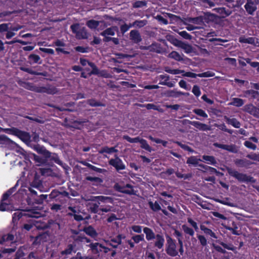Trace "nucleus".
<instances>
[{
	"instance_id": "obj_29",
	"label": "nucleus",
	"mask_w": 259,
	"mask_h": 259,
	"mask_svg": "<svg viewBox=\"0 0 259 259\" xmlns=\"http://www.w3.org/2000/svg\"><path fill=\"white\" fill-rule=\"evenodd\" d=\"M87 102L91 106L98 107V106H105V105L100 102L96 101L94 99H89L87 101Z\"/></svg>"
},
{
	"instance_id": "obj_37",
	"label": "nucleus",
	"mask_w": 259,
	"mask_h": 259,
	"mask_svg": "<svg viewBox=\"0 0 259 259\" xmlns=\"http://www.w3.org/2000/svg\"><path fill=\"white\" fill-rule=\"evenodd\" d=\"M117 152V150L115 149L114 147L109 148L108 147H103L100 151L99 153L102 154L103 153H111L113 152Z\"/></svg>"
},
{
	"instance_id": "obj_42",
	"label": "nucleus",
	"mask_w": 259,
	"mask_h": 259,
	"mask_svg": "<svg viewBox=\"0 0 259 259\" xmlns=\"http://www.w3.org/2000/svg\"><path fill=\"white\" fill-rule=\"evenodd\" d=\"M244 104V101L242 99L240 98H233V102L231 103V105L236 107H240Z\"/></svg>"
},
{
	"instance_id": "obj_50",
	"label": "nucleus",
	"mask_w": 259,
	"mask_h": 259,
	"mask_svg": "<svg viewBox=\"0 0 259 259\" xmlns=\"http://www.w3.org/2000/svg\"><path fill=\"white\" fill-rule=\"evenodd\" d=\"M182 228L186 233L189 234L191 236H193L194 235V232L192 229L189 228L185 225L182 226Z\"/></svg>"
},
{
	"instance_id": "obj_30",
	"label": "nucleus",
	"mask_w": 259,
	"mask_h": 259,
	"mask_svg": "<svg viewBox=\"0 0 259 259\" xmlns=\"http://www.w3.org/2000/svg\"><path fill=\"white\" fill-rule=\"evenodd\" d=\"M255 39L254 37H248L245 38L243 37H241L239 38V42L242 43H247L251 45H255Z\"/></svg>"
},
{
	"instance_id": "obj_19",
	"label": "nucleus",
	"mask_w": 259,
	"mask_h": 259,
	"mask_svg": "<svg viewBox=\"0 0 259 259\" xmlns=\"http://www.w3.org/2000/svg\"><path fill=\"white\" fill-rule=\"evenodd\" d=\"M155 238H156V241L154 243L155 246L161 249L163 247L164 242L163 237L159 234H157Z\"/></svg>"
},
{
	"instance_id": "obj_25",
	"label": "nucleus",
	"mask_w": 259,
	"mask_h": 259,
	"mask_svg": "<svg viewBox=\"0 0 259 259\" xmlns=\"http://www.w3.org/2000/svg\"><path fill=\"white\" fill-rule=\"evenodd\" d=\"M48 236L49 234L47 232L40 234L35 237V242L38 241L39 243L40 241L45 242L47 241Z\"/></svg>"
},
{
	"instance_id": "obj_22",
	"label": "nucleus",
	"mask_w": 259,
	"mask_h": 259,
	"mask_svg": "<svg viewBox=\"0 0 259 259\" xmlns=\"http://www.w3.org/2000/svg\"><path fill=\"white\" fill-rule=\"evenodd\" d=\"M18 83L20 85H21V87H22L27 90H30L32 91H34V92L35 91V86L33 85V84L31 83L22 81H19L18 82Z\"/></svg>"
},
{
	"instance_id": "obj_32",
	"label": "nucleus",
	"mask_w": 259,
	"mask_h": 259,
	"mask_svg": "<svg viewBox=\"0 0 259 259\" xmlns=\"http://www.w3.org/2000/svg\"><path fill=\"white\" fill-rule=\"evenodd\" d=\"M110 242L116 243L117 244H114L111 243H109V244L113 248H116L118 244H120L121 243V235H118L115 238L111 239Z\"/></svg>"
},
{
	"instance_id": "obj_11",
	"label": "nucleus",
	"mask_w": 259,
	"mask_h": 259,
	"mask_svg": "<svg viewBox=\"0 0 259 259\" xmlns=\"http://www.w3.org/2000/svg\"><path fill=\"white\" fill-rule=\"evenodd\" d=\"M164 95L167 97H179L181 95L189 96V93H185L181 92H177L175 91H168L164 93Z\"/></svg>"
},
{
	"instance_id": "obj_64",
	"label": "nucleus",
	"mask_w": 259,
	"mask_h": 259,
	"mask_svg": "<svg viewBox=\"0 0 259 259\" xmlns=\"http://www.w3.org/2000/svg\"><path fill=\"white\" fill-rule=\"evenodd\" d=\"M250 114L254 117L259 118V108L254 107Z\"/></svg>"
},
{
	"instance_id": "obj_5",
	"label": "nucleus",
	"mask_w": 259,
	"mask_h": 259,
	"mask_svg": "<svg viewBox=\"0 0 259 259\" xmlns=\"http://www.w3.org/2000/svg\"><path fill=\"white\" fill-rule=\"evenodd\" d=\"M167 244L168 246L166 250V253L171 256H177L178 252L176 250V244L174 240L169 237H168Z\"/></svg>"
},
{
	"instance_id": "obj_17",
	"label": "nucleus",
	"mask_w": 259,
	"mask_h": 259,
	"mask_svg": "<svg viewBox=\"0 0 259 259\" xmlns=\"http://www.w3.org/2000/svg\"><path fill=\"white\" fill-rule=\"evenodd\" d=\"M24 216V213L21 212H15L12 218V223L13 224V228L17 227L18 221Z\"/></svg>"
},
{
	"instance_id": "obj_13",
	"label": "nucleus",
	"mask_w": 259,
	"mask_h": 259,
	"mask_svg": "<svg viewBox=\"0 0 259 259\" xmlns=\"http://www.w3.org/2000/svg\"><path fill=\"white\" fill-rule=\"evenodd\" d=\"M82 230L87 235L90 236L93 238L96 237L98 235V233H97L96 231L94 229V228L92 226H89L88 227H84Z\"/></svg>"
},
{
	"instance_id": "obj_44",
	"label": "nucleus",
	"mask_w": 259,
	"mask_h": 259,
	"mask_svg": "<svg viewBox=\"0 0 259 259\" xmlns=\"http://www.w3.org/2000/svg\"><path fill=\"white\" fill-rule=\"evenodd\" d=\"M85 179L89 181L94 182L96 184H100L103 182L102 179L98 177H92L88 176Z\"/></svg>"
},
{
	"instance_id": "obj_39",
	"label": "nucleus",
	"mask_w": 259,
	"mask_h": 259,
	"mask_svg": "<svg viewBox=\"0 0 259 259\" xmlns=\"http://www.w3.org/2000/svg\"><path fill=\"white\" fill-rule=\"evenodd\" d=\"M180 48L184 50L186 53H190L193 51L192 47L190 45L185 44L184 42H182Z\"/></svg>"
},
{
	"instance_id": "obj_36",
	"label": "nucleus",
	"mask_w": 259,
	"mask_h": 259,
	"mask_svg": "<svg viewBox=\"0 0 259 259\" xmlns=\"http://www.w3.org/2000/svg\"><path fill=\"white\" fill-rule=\"evenodd\" d=\"M227 121L228 123L232 125L236 128H239L241 125L240 123L236 118H227Z\"/></svg>"
},
{
	"instance_id": "obj_26",
	"label": "nucleus",
	"mask_w": 259,
	"mask_h": 259,
	"mask_svg": "<svg viewBox=\"0 0 259 259\" xmlns=\"http://www.w3.org/2000/svg\"><path fill=\"white\" fill-rule=\"evenodd\" d=\"M141 107H145L147 109H153L155 110H157L159 112L162 113L163 112V110L162 108H159V107L156 106L153 104H148L145 105H140Z\"/></svg>"
},
{
	"instance_id": "obj_59",
	"label": "nucleus",
	"mask_w": 259,
	"mask_h": 259,
	"mask_svg": "<svg viewBox=\"0 0 259 259\" xmlns=\"http://www.w3.org/2000/svg\"><path fill=\"white\" fill-rule=\"evenodd\" d=\"M14 188H11L7 192H6L4 195L3 197V200H7L8 197L12 194L14 192Z\"/></svg>"
},
{
	"instance_id": "obj_58",
	"label": "nucleus",
	"mask_w": 259,
	"mask_h": 259,
	"mask_svg": "<svg viewBox=\"0 0 259 259\" xmlns=\"http://www.w3.org/2000/svg\"><path fill=\"white\" fill-rule=\"evenodd\" d=\"M214 76V73L210 71L205 72L202 73L198 74V76L201 77H208Z\"/></svg>"
},
{
	"instance_id": "obj_20",
	"label": "nucleus",
	"mask_w": 259,
	"mask_h": 259,
	"mask_svg": "<svg viewBox=\"0 0 259 259\" xmlns=\"http://www.w3.org/2000/svg\"><path fill=\"white\" fill-rule=\"evenodd\" d=\"M144 232L146 234V238L148 240H150L154 239L156 237L154 232L152 230L147 227H145L143 229Z\"/></svg>"
},
{
	"instance_id": "obj_31",
	"label": "nucleus",
	"mask_w": 259,
	"mask_h": 259,
	"mask_svg": "<svg viewBox=\"0 0 259 259\" xmlns=\"http://www.w3.org/2000/svg\"><path fill=\"white\" fill-rule=\"evenodd\" d=\"M80 163H82V164H83L84 165L88 166L89 168H90V169H91L95 171L101 173V172H103L104 171H105V170L104 169L97 168L84 161H82L80 162Z\"/></svg>"
},
{
	"instance_id": "obj_35",
	"label": "nucleus",
	"mask_w": 259,
	"mask_h": 259,
	"mask_svg": "<svg viewBox=\"0 0 259 259\" xmlns=\"http://www.w3.org/2000/svg\"><path fill=\"white\" fill-rule=\"evenodd\" d=\"M168 57L172 58L177 61H183V59L181 55L176 51L171 52L169 55Z\"/></svg>"
},
{
	"instance_id": "obj_21",
	"label": "nucleus",
	"mask_w": 259,
	"mask_h": 259,
	"mask_svg": "<svg viewBox=\"0 0 259 259\" xmlns=\"http://www.w3.org/2000/svg\"><path fill=\"white\" fill-rule=\"evenodd\" d=\"M193 123V125H194L195 127L201 131H205L207 130H210V128L207 125L204 123L199 122L198 121H194Z\"/></svg>"
},
{
	"instance_id": "obj_12",
	"label": "nucleus",
	"mask_w": 259,
	"mask_h": 259,
	"mask_svg": "<svg viewBox=\"0 0 259 259\" xmlns=\"http://www.w3.org/2000/svg\"><path fill=\"white\" fill-rule=\"evenodd\" d=\"M22 211L28 212V213H24V216L28 218H38L40 217V213L34 209H23Z\"/></svg>"
},
{
	"instance_id": "obj_8",
	"label": "nucleus",
	"mask_w": 259,
	"mask_h": 259,
	"mask_svg": "<svg viewBox=\"0 0 259 259\" xmlns=\"http://www.w3.org/2000/svg\"><path fill=\"white\" fill-rule=\"evenodd\" d=\"M130 38L135 43H139L142 40V38L139 31L132 30L130 33Z\"/></svg>"
},
{
	"instance_id": "obj_57",
	"label": "nucleus",
	"mask_w": 259,
	"mask_h": 259,
	"mask_svg": "<svg viewBox=\"0 0 259 259\" xmlns=\"http://www.w3.org/2000/svg\"><path fill=\"white\" fill-rule=\"evenodd\" d=\"M178 33L182 36L183 38L190 40L192 39V36L188 33L186 31H183L181 32H179Z\"/></svg>"
},
{
	"instance_id": "obj_27",
	"label": "nucleus",
	"mask_w": 259,
	"mask_h": 259,
	"mask_svg": "<svg viewBox=\"0 0 259 259\" xmlns=\"http://www.w3.org/2000/svg\"><path fill=\"white\" fill-rule=\"evenodd\" d=\"M89 246L91 247V248L95 252L97 253L99 251H101V248L103 247V246L102 244L99 243H91L89 245Z\"/></svg>"
},
{
	"instance_id": "obj_51",
	"label": "nucleus",
	"mask_w": 259,
	"mask_h": 259,
	"mask_svg": "<svg viewBox=\"0 0 259 259\" xmlns=\"http://www.w3.org/2000/svg\"><path fill=\"white\" fill-rule=\"evenodd\" d=\"M193 112L196 113V114L199 115V116H201L203 117H207V115L205 113V112L202 110V109H194L193 110Z\"/></svg>"
},
{
	"instance_id": "obj_52",
	"label": "nucleus",
	"mask_w": 259,
	"mask_h": 259,
	"mask_svg": "<svg viewBox=\"0 0 259 259\" xmlns=\"http://www.w3.org/2000/svg\"><path fill=\"white\" fill-rule=\"evenodd\" d=\"M147 3L145 1H136L133 4V7L134 8H141L145 6Z\"/></svg>"
},
{
	"instance_id": "obj_1",
	"label": "nucleus",
	"mask_w": 259,
	"mask_h": 259,
	"mask_svg": "<svg viewBox=\"0 0 259 259\" xmlns=\"http://www.w3.org/2000/svg\"><path fill=\"white\" fill-rule=\"evenodd\" d=\"M5 132H9L11 134H13L20 139H21L24 143H25L27 146H31V136L29 133L25 131H21L16 127H12L10 128H6L4 130Z\"/></svg>"
},
{
	"instance_id": "obj_18",
	"label": "nucleus",
	"mask_w": 259,
	"mask_h": 259,
	"mask_svg": "<svg viewBox=\"0 0 259 259\" xmlns=\"http://www.w3.org/2000/svg\"><path fill=\"white\" fill-rule=\"evenodd\" d=\"M31 186L35 188H39L42 186V181L37 172L34 174V180L31 183Z\"/></svg>"
},
{
	"instance_id": "obj_61",
	"label": "nucleus",
	"mask_w": 259,
	"mask_h": 259,
	"mask_svg": "<svg viewBox=\"0 0 259 259\" xmlns=\"http://www.w3.org/2000/svg\"><path fill=\"white\" fill-rule=\"evenodd\" d=\"M24 256V253L21 249H19L16 253L15 257L14 259H20Z\"/></svg>"
},
{
	"instance_id": "obj_49",
	"label": "nucleus",
	"mask_w": 259,
	"mask_h": 259,
	"mask_svg": "<svg viewBox=\"0 0 259 259\" xmlns=\"http://www.w3.org/2000/svg\"><path fill=\"white\" fill-rule=\"evenodd\" d=\"M25 118L34 121L37 123H44L45 122V120H43V119L39 117H31L29 116H25Z\"/></svg>"
},
{
	"instance_id": "obj_41",
	"label": "nucleus",
	"mask_w": 259,
	"mask_h": 259,
	"mask_svg": "<svg viewBox=\"0 0 259 259\" xmlns=\"http://www.w3.org/2000/svg\"><path fill=\"white\" fill-rule=\"evenodd\" d=\"M46 93L48 94H55L58 92V90L56 88L48 85L46 86Z\"/></svg>"
},
{
	"instance_id": "obj_53",
	"label": "nucleus",
	"mask_w": 259,
	"mask_h": 259,
	"mask_svg": "<svg viewBox=\"0 0 259 259\" xmlns=\"http://www.w3.org/2000/svg\"><path fill=\"white\" fill-rule=\"evenodd\" d=\"M175 143L177 145H178L179 146H180L182 148H183V149L188 151L191 152H193V150L188 146L185 145V144H183L181 142H178V141H177Z\"/></svg>"
},
{
	"instance_id": "obj_28",
	"label": "nucleus",
	"mask_w": 259,
	"mask_h": 259,
	"mask_svg": "<svg viewBox=\"0 0 259 259\" xmlns=\"http://www.w3.org/2000/svg\"><path fill=\"white\" fill-rule=\"evenodd\" d=\"M100 23H103V22L91 20L87 22V25L90 28L94 29L96 28L99 26Z\"/></svg>"
},
{
	"instance_id": "obj_45",
	"label": "nucleus",
	"mask_w": 259,
	"mask_h": 259,
	"mask_svg": "<svg viewBox=\"0 0 259 259\" xmlns=\"http://www.w3.org/2000/svg\"><path fill=\"white\" fill-rule=\"evenodd\" d=\"M149 206L150 208L155 211H158L161 209V207L158 204L157 202H155V203H153L151 201L149 202Z\"/></svg>"
},
{
	"instance_id": "obj_47",
	"label": "nucleus",
	"mask_w": 259,
	"mask_h": 259,
	"mask_svg": "<svg viewBox=\"0 0 259 259\" xmlns=\"http://www.w3.org/2000/svg\"><path fill=\"white\" fill-rule=\"evenodd\" d=\"M97 200L102 202H105L107 200H108L109 202L112 203L113 202V198L110 197H107V196H98Z\"/></svg>"
},
{
	"instance_id": "obj_54",
	"label": "nucleus",
	"mask_w": 259,
	"mask_h": 259,
	"mask_svg": "<svg viewBox=\"0 0 259 259\" xmlns=\"http://www.w3.org/2000/svg\"><path fill=\"white\" fill-rule=\"evenodd\" d=\"M215 126L219 127L220 129H221L222 131H225L228 132V133L232 134L233 133V131L232 130L227 129L226 127V125L225 124H222L220 125H218L217 124H215Z\"/></svg>"
},
{
	"instance_id": "obj_34",
	"label": "nucleus",
	"mask_w": 259,
	"mask_h": 259,
	"mask_svg": "<svg viewBox=\"0 0 259 259\" xmlns=\"http://www.w3.org/2000/svg\"><path fill=\"white\" fill-rule=\"evenodd\" d=\"M76 35L79 39H84L87 38V33L85 29L84 28H82L79 29Z\"/></svg>"
},
{
	"instance_id": "obj_60",
	"label": "nucleus",
	"mask_w": 259,
	"mask_h": 259,
	"mask_svg": "<svg viewBox=\"0 0 259 259\" xmlns=\"http://www.w3.org/2000/svg\"><path fill=\"white\" fill-rule=\"evenodd\" d=\"M192 92L196 96L198 97L200 95L199 87L197 85H194L192 89Z\"/></svg>"
},
{
	"instance_id": "obj_63",
	"label": "nucleus",
	"mask_w": 259,
	"mask_h": 259,
	"mask_svg": "<svg viewBox=\"0 0 259 259\" xmlns=\"http://www.w3.org/2000/svg\"><path fill=\"white\" fill-rule=\"evenodd\" d=\"M246 157L252 160H257L259 161V154H256L255 153L252 154H248L247 155Z\"/></svg>"
},
{
	"instance_id": "obj_10",
	"label": "nucleus",
	"mask_w": 259,
	"mask_h": 259,
	"mask_svg": "<svg viewBox=\"0 0 259 259\" xmlns=\"http://www.w3.org/2000/svg\"><path fill=\"white\" fill-rule=\"evenodd\" d=\"M0 144H4L6 145H14L16 147H19L17 144L4 135H0Z\"/></svg>"
},
{
	"instance_id": "obj_9",
	"label": "nucleus",
	"mask_w": 259,
	"mask_h": 259,
	"mask_svg": "<svg viewBox=\"0 0 259 259\" xmlns=\"http://www.w3.org/2000/svg\"><path fill=\"white\" fill-rule=\"evenodd\" d=\"M236 166L240 167H246L253 163L246 159H236L234 160Z\"/></svg>"
},
{
	"instance_id": "obj_24",
	"label": "nucleus",
	"mask_w": 259,
	"mask_h": 259,
	"mask_svg": "<svg viewBox=\"0 0 259 259\" xmlns=\"http://www.w3.org/2000/svg\"><path fill=\"white\" fill-rule=\"evenodd\" d=\"M167 39L175 46L180 47L183 41L178 40L172 35L167 36Z\"/></svg>"
},
{
	"instance_id": "obj_16",
	"label": "nucleus",
	"mask_w": 259,
	"mask_h": 259,
	"mask_svg": "<svg viewBox=\"0 0 259 259\" xmlns=\"http://www.w3.org/2000/svg\"><path fill=\"white\" fill-rule=\"evenodd\" d=\"M20 69L22 71H23L24 72H27L29 74H33V75H41L44 76H46L47 75V73L46 72H37L34 71H33L32 69L26 68L24 67H20Z\"/></svg>"
},
{
	"instance_id": "obj_15",
	"label": "nucleus",
	"mask_w": 259,
	"mask_h": 259,
	"mask_svg": "<svg viewBox=\"0 0 259 259\" xmlns=\"http://www.w3.org/2000/svg\"><path fill=\"white\" fill-rule=\"evenodd\" d=\"M20 69L22 71H23L24 72H27L29 74H33V75H41L44 76H46L47 75V73L46 72H37L34 71H33L32 69L26 68L24 67H20Z\"/></svg>"
},
{
	"instance_id": "obj_14",
	"label": "nucleus",
	"mask_w": 259,
	"mask_h": 259,
	"mask_svg": "<svg viewBox=\"0 0 259 259\" xmlns=\"http://www.w3.org/2000/svg\"><path fill=\"white\" fill-rule=\"evenodd\" d=\"M118 29L117 26H112L102 32L100 35L102 36L114 35L115 34V31H118Z\"/></svg>"
},
{
	"instance_id": "obj_23",
	"label": "nucleus",
	"mask_w": 259,
	"mask_h": 259,
	"mask_svg": "<svg viewBox=\"0 0 259 259\" xmlns=\"http://www.w3.org/2000/svg\"><path fill=\"white\" fill-rule=\"evenodd\" d=\"M213 10L221 14H224L225 16H222V18H225V17L228 16L230 15L232 13L231 11L229 10H226L225 8H216L213 9Z\"/></svg>"
},
{
	"instance_id": "obj_56",
	"label": "nucleus",
	"mask_w": 259,
	"mask_h": 259,
	"mask_svg": "<svg viewBox=\"0 0 259 259\" xmlns=\"http://www.w3.org/2000/svg\"><path fill=\"white\" fill-rule=\"evenodd\" d=\"M254 107L252 104L246 105L244 106L243 110L250 114Z\"/></svg>"
},
{
	"instance_id": "obj_7",
	"label": "nucleus",
	"mask_w": 259,
	"mask_h": 259,
	"mask_svg": "<svg viewBox=\"0 0 259 259\" xmlns=\"http://www.w3.org/2000/svg\"><path fill=\"white\" fill-rule=\"evenodd\" d=\"M213 145L215 147L220 148L223 149H225L226 150H227L229 152H231L234 153H236L238 152V148L235 145H224V144H219L218 143H215L213 144Z\"/></svg>"
},
{
	"instance_id": "obj_33",
	"label": "nucleus",
	"mask_w": 259,
	"mask_h": 259,
	"mask_svg": "<svg viewBox=\"0 0 259 259\" xmlns=\"http://www.w3.org/2000/svg\"><path fill=\"white\" fill-rule=\"evenodd\" d=\"M38 170L42 176L47 177L52 176V170L50 168H40Z\"/></svg>"
},
{
	"instance_id": "obj_4",
	"label": "nucleus",
	"mask_w": 259,
	"mask_h": 259,
	"mask_svg": "<svg viewBox=\"0 0 259 259\" xmlns=\"http://www.w3.org/2000/svg\"><path fill=\"white\" fill-rule=\"evenodd\" d=\"M247 2L244 6L246 11L249 15H253L257 10V6L259 0H246Z\"/></svg>"
},
{
	"instance_id": "obj_2",
	"label": "nucleus",
	"mask_w": 259,
	"mask_h": 259,
	"mask_svg": "<svg viewBox=\"0 0 259 259\" xmlns=\"http://www.w3.org/2000/svg\"><path fill=\"white\" fill-rule=\"evenodd\" d=\"M226 170L228 174L232 177L236 179L240 182H250L254 183L256 180L252 177L246 174L239 172L238 171L227 167Z\"/></svg>"
},
{
	"instance_id": "obj_43",
	"label": "nucleus",
	"mask_w": 259,
	"mask_h": 259,
	"mask_svg": "<svg viewBox=\"0 0 259 259\" xmlns=\"http://www.w3.org/2000/svg\"><path fill=\"white\" fill-rule=\"evenodd\" d=\"M75 246L72 244L68 245L67 248L61 252V254H70L73 251Z\"/></svg>"
},
{
	"instance_id": "obj_48",
	"label": "nucleus",
	"mask_w": 259,
	"mask_h": 259,
	"mask_svg": "<svg viewBox=\"0 0 259 259\" xmlns=\"http://www.w3.org/2000/svg\"><path fill=\"white\" fill-rule=\"evenodd\" d=\"M123 139L127 140L130 143H137L140 142V138L139 137H136L135 138H131L127 135L123 136Z\"/></svg>"
},
{
	"instance_id": "obj_38",
	"label": "nucleus",
	"mask_w": 259,
	"mask_h": 259,
	"mask_svg": "<svg viewBox=\"0 0 259 259\" xmlns=\"http://www.w3.org/2000/svg\"><path fill=\"white\" fill-rule=\"evenodd\" d=\"M147 24V21L146 20H136L133 23L134 27L138 28H142Z\"/></svg>"
},
{
	"instance_id": "obj_55",
	"label": "nucleus",
	"mask_w": 259,
	"mask_h": 259,
	"mask_svg": "<svg viewBox=\"0 0 259 259\" xmlns=\"http://www.w3.org/2000/svg\"><path fill=\"white\" fill-rule=\"evenodd\" d=\"M202 158L206 161H210L212 164H214L217 163L215 158L212 156L204 155Z\"/></svg>"
},
{
	"instance_id": "obj_62",
	"label": "nucleus",
	"mask_w": 259,
	"mask_h": 259,
	"mask_svg": "<svg viewBox=\"0 0 259 259\" xmlns=\"http://www.w3.org/2000/svg\"><path fill=\"white\" fill-rule=\"evenodd\" d=\"M244 145L247 148L253 150H255L256 148V146L255 144L248 141H246L244 142Z\"/></svg>"
},
{
	"instance_id": "obj_3",
	"label": "nucleus",
	"mask_w": 259,
	"mask_h": 259,
	"mask_svg": "<svg viewBox=\"0 0 259 259\" xmlns=\"http://www.w3.org/2000/svg\"><path fill=\"white\" fill-rule=\"evenodd\" d=\"M30 147L36 150L38 154L43 155L46 159L51 157V159L53 160L56 163L61 165L63 164L62 162L58 157L54 156L51 157V153L44 147L40 146L39 145H31Z\"/></svg>"
},
{
	"instance_id": "obj_46",
	"label": "nucleus",
	"mask_w": 259,
	"mask_h": 259,
	"mask_svg": "<svg viewBox=\"0 0 259 259\" xmlns=\"http://www.w3.org/2000/svg\"><path fill=\"white\" fill-rule=\"evenodd\" d=\"M200 160V159H197L195 157L191 156L188 158L187 163L196 165L198 164V161Z\"/></svg>"
},
{
	"instance_id": "obj_6",
	"label": "nucleus",
	"mask_w": 259,
	"mask_h": 259,
	"mask_svg": "<svg viewBox=\"0 0 259 259\" xmlns=\"http://www.w3.org/2000/svg\"><path fill=\"white\" fill-rule=\"evenodd\" d=\"M109 163L113 166L117 171L125 169V166L122 163V161L116 155L115 156V159L110 160Z\"/></svg>"
},
{
	"instance_id": "obj_40",
	"label": "nucleus",
	"mask_w": 259,
	"mask_h": 259,
	"mask_svg": "<svg viewBox=\"0 0 259 259\" xmlns=\"http://www.w3.org/2000/svg\"><path fill=\"white\" fill-rule=\"evenodd\" d=\"M139 143L141 144V147L142 148L145 149V150L148 151L149 152H151L152 151V149L147 144L146 140L144 139H141L140 142Z\"/></svg>"
}]
</instances>
